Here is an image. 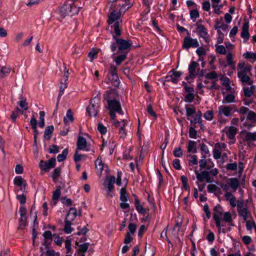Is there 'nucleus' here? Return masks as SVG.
Returning a JSON list of instances; mask_svg holds the SVG:
<instances>
[{
	"instance_id": "nucleus-17",
	"label": "nucleus",
	"mask_w": 256,
	"mask_h": 256,
	"mask_svg": "<svg viewBox=\"0 0 256 256\" xmlns=\"http://www.w3.org/2000/svg\"><path fill=\"white\" fill-rule=\"evenodd\" d=\"M14 183L15 185L20 188V190L24 192L27 186L26 180H24L21 176H17L14 180Z\"/></svg>"
},
{
	"instance_id": "nucleus-25",
	"label": "nucleus",
	"mask_w": 256,
	"mask_h": 256,
	"mask_svg": "<svg viewBox=\"0 0 256 256\" xmlns=\"http://www.w3.org/2000/svg\"><path fill=\"white\" fill-rule=\"evenodd\" d=\"M86 140L84 137L79 136L77 142V149L84 150L86 146Z\"/></svg>"
},
{
	"instance_id": "nucleus-5",
	"label": "nucleus",
	"mask_w": 256,
	"mask_h": 256,
	"mask_svg": "<svg viewBox=\"0 0 256 256\" xmlns=\"http://www.w3.org/2000/svg\"><path fill=\"white\" fill-rule=\"evenodd\" d=\"M113 38L116 40V44H112L110 46L113 52H116L118 49L119 50H128L132 46V42L130 40L116 38L115 36H113Z\"/></svg>"
},
{
	"instance_id": "nucleus-18",
	"label": "nucleus",
	"mask_w": 256,
	"mask_h": 256,
	"mask_svg": "<svg viewBox=\"0 0 256 256\" xmlns=\"http://www.w3.org/2000/svg\"><path fill=\"white\" fill-rule=\"evenodd\" d=\"M238 168V176L240 177L243 170L242 164V162H240L238 164V166L236 162L228 164L226 166V169L230 170H235Z\"/></svg>"
},
{
	"instance_id": "nucleus-38",
	"label": "nucleus",
	"mask_w": 256,
	"mask_h": 256,
	"mask_svg": "<svg viewBox=\"0 0 256 256\" xmlns=\"http://www.w3.org/2000/svg\"><path fill=\"white\" fill-rule=\"evenodd\" d=\"M218 77L217 74L214 71L208 72L205 75L206 80H210L211 81L216 80V82L217 80H216L218 78Z\"/></svg>"
},
{
	"instance_id": "nucleus-32",
	"label": "nucleus",
	"mask_w": 256,
	"mask_h": 256,
	"mask_svg": "<svg viewBox=\"0 0 256 256\" xmlns=\"http://www.w3.org/2000/svg\"><path fill=\"white\" fill-rule=\"evenodd\" d=\"M188 152L196 153L197 152L196 142L192 140H190L188 146Z\"/></svg>"
},
{
	"instance_id": "nucleus-29",
	"label": "nucleus",
	"mask_w": 256,
	"mask_h": 256,
	"mask_svg": "<svg viewBox=\"0 0 256 256\" xmlns=\"http://www.w3.org/2000/svg\"><path fill=\"white\" fill-rule=\"evenodd\" d=\"M60 72L64 73V81L66 82L68 78V72L70 70L69 65H60Z\"/></svg>"
},
{
	"instance_id": "nucleus-21",
	"label": "nucleus",
	"mask_w": 256,
	"mask_h": 256,
	"mask_svg": "<svg viewBox=\"0 0 256 256\" xmlns=\"http://www.w3.org/2000/svg\"><path fill=\"white\" fill-rule=\"evenodd\" d=\"M226 136L230 139L232 140L234 138L235 135L236 134L238 130L234 126L226 127L224 129Z\"/></svg>"
},
{
	"instance_id": "nucleus-60",
	"label": "nucleus",
	"mask_w": 256,
	"mask_h": 256,
	"mask_svg": "<svg viewBox=\"0 0 256 256\" xmlns=\"http://www.w3.org/2000/svg\"><path fill=\"white\" fill-rule=\"evenodd\" d=\"M202 158H203L201 159L199 161L200 167L202 169L206 168L207 164L206 160V156H204Z\"/></svg>"
},
{
	"instance_id": "nucleus-63",
	"label": "nucleus",
	"mask_w": 256,
	"mask_h": 256,
	"mask_svg": "<svg viewBox=\"0 0 256 256\" xmlns=\"http://www.w3.org/2000/svg\"><path fill=\"white\" fill-rule=\"evenodd\" d=\"M196 112V108H186V112L188 116H192Z\"/></svg>"
},
{
	"instance_id": "nucleus-33",
	"label": "nucleus",
	"mask_w": 256,
	"mask_h": 256,
	"mask_svg": "<svg viewBox=\"0 0 256 256\" xmlns=\"http://www.w3.org/2000/svg\"><path fill=\"white\" fill-rule=\"evenodd\" d=\"M248 75L249 74L238 75V78L240 79L242 82L246 83L250 85H252L253 83V81L250 80Z\"/></svg>"
},
{
	"instance_id": "nucleus-3",
	"label": "nucleus",
	"mask_w": 256,
	"mask_h": 256,
	"mask_svg": "<svg viewBox=\"0 0 256 256\" xmlns=\"http://www.w3.org/2000/svg\"><path fill=\"white\" fill-rule=\"evenodd\" d=\"M234 112H238L240 115H247L246 120L250 121V122L249 123L248 122H246L244 123V125L248 128L250 129L254 126V124L256 122V113L244 106H241L239 110L236 108Z\"/></svg>"
},
{
	"instance_id": "nucleus-46",
	"label": "nucleus",
	"mask_w": 256,
	"mask_h": 256,
	"mask_svg": "<svg viewBox=\"0 0 256 256\" xmlns=\"http://www.w3.org/2000/svg\"><path fill=\"white\" fill-rule=\"evenodd\" d=\"M120 200L122 202H126L128 201V196L125 188H123L120 190Z\"/></svg>"
},
{
	"instance_id": "nucleus-4",
	"label": "nucleus",
	"mask_w": 256,
	"mask_h": 256,
	"mask_svg": "<svg viewBox=\"0 0 256 256\" xmlns=\"http://www.w3.org/2000/svg\"><path fill=\"white\" fill-rule=\"evenodd\" d=\"M79 8L77 7L72 1L65 2L60 8V12L62 18L66 16H72L78 14Z\"/></svg>"
},
{
	"instance_id": "nucleus-35",
	"label": "nucleus",
	"mask_w": 256,
	"mask_h": 256,
	"mask_svg": "<svg viewBox=\"0 0 256 256\" xmlns=\"http://www.w3.org/2000/svg\"><path fill=\"white\" fill-rule=\"evenodd\" d=\"M99 52V50L95 48H92L88 54V58H90L91 62L93 60L96 58L98 56V54Z\"/></svg>"
},
{
	"instance_id": "nucleus-55",
	"label": "nucleus",
	"mask_w": 256,
	"mask_h": 256,
	"mask_svg": "<svg viewBox=\"0 0 256 256\" xmlns=\"http://www.w3.org/2000/svg\"><path fill=\"white\" fill-rule=\"evenodd\" d=\"M19 105L24 110H26L28 109V104L26 102V100L24 98H21L19 102Z\"/></svg>"
},
{
	"instance_id": "nucleus-42",
	"label": "nucleus",
	"mask_w": 256,
	"mask_h": 256,
	"mask_svg": "<svg viewBox=\"0 0 256 256\" xmlns=\"http://www.w3.org/2000/svg\"><path fill=\"white\" fill-rule=\"evenodd\" d=\"M18 114H23V111L20 110L18 108H16L15 110L12 112L10 115V118L12 120L15 122L17 118V116Z\"/></svg>"
},
{
	"instance_id": "nucleus-62",
	"label": "nucleus",
	"mask_w": 256,
	"mask_h": 256,
	"mask_svg": "<svg viewBox=\"0 0 256 256\" xmlns=\"http://www.w3.org/2000/svg\"><path fill=\"white\" fill-rule=\"evenodd\" d=\"M88 246L89 244L88 243L82 244L79 246V250L82 252H84L88 250Z\"/></svg>"
},
{
	"instance_id": "nucleus-9",
	"label": "nucleus",
	"mask_w": 256,
	"mask_h": 256,
	"mask_svg": "<svg viewBox=\"0 0 256 256\" xmlns=\"http://www.w3.org/2000/svg\"><path fill=\"white\" fill-rule=\"evenodd\" d=\"M234 106H224L222 105L218 107V117H222L224 116L226 117L232 116L233 114V108Z\"/></svg>"
},
{
	"instance_id": "nucleus-48",
	"label": "nucleus",
	"mask_w": 256,
	"mask_h": 256,
	"mask_svg": "<svg viewBox=\"0 0 256 256\" xmlns=\"http://www.w3.org/2000/svg\"><path fill=\"white\" fill-rule=\"evenodd\" d=\"M188 160L189 164L196 165L198 164V158L196 156L190 154Z\"/></svg>"
},
{
	"instance_id": "nucleus-54",
	"label": "nucleus",
	"mask_w": 256,
	"mask_h": 256,
	"mask_svg": "<svg viewBox=\"0 0 256 256\" xmlns=\"http://www.w3.org/2000/svg\"><path fill=\"white\" fill-rule=\"evenodd\" d=\"M204 116L206 120H211L213 118L214 112L212 110L206 111L204 114Z\"/></svg>"
},
{
	"instance_id": "nucleus-36",
	"label": "nucleus",
	"mask_w": 256,
	"mask_h": 256,
	"mask_svg": "<svg viewBox=\"0 0 256 256\" xmlns=\"http://www.w3.org/2000/svg\"><path fill=\"white\" fill-rule=\"evenodd\" d=\"M53 131L54 126H50L46 127L44 130V138L46 140L50 139Z\"/></svg>"
},
{
	"instance_id": "nucleus-53",
	"label": "nucleus",
	"mask_w": 256,
	"mask_h": 256,
	"mask_svg": "<svg viewBox=\"0 0 256 256\" xmlns=\"http://www.w3.org/2000/svg\"><path fill=\"white\" fill-rule=\"evenodd\" d=\"M44 115L45 113L44 111H40V112L39 126L42 128L44 126Z\"/></svg>"
},
{
	"instance_id": "nucleus-50",
	"label": "nucleus",
	"mask_w": 256,
	"mask_h": 256,
	"mask_svg": "<svg viewBox=\"0 0 256 256\" xmlns=\"http://www.w3.org/2000/svg\"><path fill=\"white\" fill-rule=\"evenodd\" d=\"M126 53L127 52L118 55L115 58L114 62L116 63V64H120L126 59Z\"/></svg>"
},
{
	"instance_id": "nucleus-13",
	"label": "nucleus",
	"mask_w": 256,
	"mask_h": 256,
	"mask_svg": "<svg viewBox=\"0 0 256 256\" xmlns=\"http://www.w3.org/2000/svg\"><path fill=\"white\" fill-rule=\"evenodd\" d=\"M197 65H190L188 68L189 70V78H194L197 75L203 76L205 71L204 70H200L199 68H197Z\"/></svg>"
},
{
	"instance_id": "nucleus-19",
	"label": "nucleus",
	"mask_w": 256,
	"mask_h": 256,
	"mask_svg": "<svg viewBox=\"0 0 256 256\" xmlns=\"http://www.w3.org/2000/svg\"><path fill=\"white\" fill-rule=\"evenodd\" d=\"M250 68L251 66L249 65H238V76L244 74L252 75Z\"/></svg>"
},
{
	"instance_id": "nucleus-56",
	"label": "nucleus",
	"mask_w": 256,
	"mask_h": 256,
	"mask_svg": "<svg viewBox=\"0 0 256 256\" xmlns=\"http://www.w3.org/2000/svg\"><path fill=\"white\" fill-rule=\"evenodd\" d=\"M71 246V240L67 238L65 241V247L66 250V254H69L72 251Z\"/></svg>"
},
{
	"instance_id": "nucleus-52",
	"label": "nucleus",
	"mask_w": 256,
	"mask_h": 256,
	"mask_svg": "<svg viewBox=\"0 0 256 256\" xmlns=\"http://www.w3.org/2000/svg\"><path fill=\"white\" fill-rule=\"evenodd\" d=\"M245 222H246V227L247 230H250L252 228H254L256 232V225L255 224L254 222L252 220H249L248 219Z\"/></svg>"
},
{
	"instance_id": "nucleus-43",
	"label": "nucleus",
	"mask_w": 256,
	"mask_h": 256,
	"mask_svg": "<svg viewBox=\"0 0 256 256\" xmlns=\"http://www.w3.org/2000/svg\"><path fill=\"white\" fill-rule=\"evenodd\" d=\"M95 165L96 168L102 172L104 169V164L102 163L101 158L98 157L95 161Z\"/></svg>"
},
{
	"instance_id": "nucleus-8",
	"label": "nucleus",
	"mask_w": 256,
	"mask_h": 256,
	"mask_svg": "<svg viewBox=\"0 0 256 256\" xmlns=\"http://www.w3.org/2000/svg\"><path fill=\"white\" fill-rule=\"evenodd\" d=\"M99 102L100 100L97 98H94L91 100L90 103L86 109L90 116L95 117L97 116L100 107Z\"/></svg>"
},
{
	"instance_id": "nucleus-11",
	"label": "nucleus",
	"mask_w": 256,
	"mask_h": 256,
	"mask_svg": "<svg viewBox=\"0 0 256 256\" xmlns=\"http://www.w3.org/2000/svg\"><path fill=\"white\" fill-rule=\"evenodd\" d=\"M194 172L196 175V178L198 182H202L204 180H205L208 183L212 182V180L210 179L209 172L203 170L200 173L197 170V168H195Z\"/></svg>"
},
{
	"instance_id": "nucleus-20",
	"label": "nucleus",
	"mask_w": 256,
	"mask_h": 256,
	"mask_svg": "<svg viewBox=\"0 0 256 256\" xmlns=\"http://www.w3.org/2000/svg\"><path fill=\"white\" fill-rule=\"evenodd\" d=\"M60 189L61 187L60 186H58L56 190L53 192L52 196V201L50 203L51 205L54 206L56 204L57 201L59 199L61 194Z\"/></svg>"
},
{
	"instance_id": "nucleus-12",
	"label": "nucleus",
	"mask_w": 256,
	"mask_h": 256,
	"mask_svg": "<svg viewBox=\"0 0 256 256\" xmlns=\"http://www.w3.org/2000/svg\"><path fill=\"white\" fill-rule=\"evenodd\" d=\"M199 46L198 41L196 39H194L190 36L186 37L184 40L182 48L188 50L190 47L197 48Z\"/></svg>"
},
{
	"instance_id": "nucleus-30",
	"label": "nucleus",
	"mask_w": 256,
	"mask_h": 256,
	"mask_svg": "<svg viewBox=\"0 0 256 256\" xmlns=\"http://www.w3.org/2000/svg\"><path fill=\"white\" fill-rule=\"evenodd\" d=\"M12 70L9 65H4L0 68V77L3 78L6 74H9Z\"/></svg>"
},
{
	"instance_id": "nucleus-58",
	"label": "nucleus",
	"mask_w": 256,
	"mask_h": 256,
	"mask_svg": "<svg viewBox=\"0 0 256 256\" xmlns=\"http://www.w3.org/2000/svg\"><path fill=\"white\" fill-rule=\"evenodd\" d=\"M208 192H214L216 190H218V186L214 184H210L207 186Z\"/></svg>"
},
{
	"instance_id": "nucleus-34",
	"label": "nucleus",
	"mask_w": 256,
	"mask_h": 256,
	"mask_svg": "<svg viewBox=\"0 0 256 256\" xmlns=\"http://www.w3.org/2000/svg\"><path fill=\"white\" fill-rule=\"evenodd\" d=\"M244 140L246 141H255L256 140V132H246Z\"/></svg>"
},
{
	"instance_id": "nucleus-2",
	"label": "nucleus",
	"mask_w": 256,
	"mask_h": 256,
	"mask_svg": "<svg viewBox=\"0 0 256 256\" xmlns=\"http://www.w3.org/2000/svg\"><path fill=\"white\" fill-rule=\"evenodd\" d=\"M114 94L112 92H106L104 95V98L107 100L108 108L110 110V116L113 120V124L116 126H118L117 124H120V122L115 118V112H117L120 114H122L123 112L120 102L112 99Z\"/></svg>"
},
{
	"instance_id": "nucleus-44",
	"label": "nucleus",
	"mask_w": 256,
	"mask_h": 256,
	"mask_svg": "<svg viewBox=\"0 0 256 256\" xmlns=\"http://www.w3.org/2000/svg\"><path fill=\"white\" fill-rule=\"evenodd\" d=\"M61 173V168H57L54 170L52 178L53 181L54 182H56L58 179V178L60 176Z\"/></svg>"
},
{
	"instance_id": "nucleus-41",
	"label": "nucleus",
	"mask_w": 256,
	"mask_h": 256,
	"mask_svg": "<svg viewBox=\"0 0 256 256\" xmlns=\"http://www.w3.org/2000/svg\"><path fill=\"white\" fill-rule=\"evenodd\" d=\"M222 220L226 222L230 223V226H234V224L232 223V214L230 212H226L223 214V219Z\"/></svg>"
},
{
	"instance_id": "nucleus-26",
	"label": "nucleus",
	"mask_w": 256,
	"mask_h": 256,
	"mask_svg": "<svg viewBox=\"0 0 256 256\" xmlns=\"http://www.w3.org/2000/svg\"><path fill=\"white\" fill-rule=\"evenodd\" d=\"M76 210L74 208H71L70 209L65 220H70V222H72L76 218Z\"/></svg>"
},
{
	"instance_id": "nucleus-23",
	"label": "nucleus",
	"mask_w": 256,
	"mask_h": 256,
	"mask_svg": "<svg viewBox=\"0 0 256 256\" xmlns=\"http://www.w3.org/2000/svg\"><path fill=\"white\" fill-rule=\"evenodd\" d=\"M248 28V22H244L242 26V31L240 35L242 38H245L246 40H248L250 37Z\"/></svg>"
},
{
	"instance_id": "nucleus-45",
	"label": "nucleus",
	"mask_w": 256,
	"mask_h": 256,
	"mask_svg": "<svg viewBox=\"0 0 256 256\" xmlns=\"http://www.w3.org/2000/svg\"><path fill=\"white\" fill-rule=\"evenodd\" d=\"M244 56L246 58L252 60L250 61V62L252 63L256 60V54L255 53L246 52V53L244 54Z\"/></svg>"
},
{
	"instance_id": "nucleus-16",
	"label": "nucleus",
	"mask_w": 256,
	"mask_h": 256,
	"mask_svg": "<svg viewBox=\"0 0 256 256\" xmlns=\"http://www.w3.org/2000/svg\"><path fill=\"white\" fill-rule=\"evenodd\" d=\"M197 32L200 37L203 38L206 43L209 42V35L207 32V30L202 24H197Z\"/></svg>"
},
{
	"instance_id": "nucleus-28",
	"label": "nucleus",
	"mask_w": 256,
	"mask_h": 256,
	"mask_svg": "<svg viewBox=\"0 0 256 256\" xmlns=\"http://www.w3.org/2000/svg\"><path fill=\"white\" fill-rule=\"evenodd\" d=\"M222 151L223 150L220 148L218 145L215 144L212 151L214 158L216 160L220 158L221 157L222 152Z\"/></svg>"
},
{
	"instance_id": "nucleus-10",
	"label": "nucleus",
	"mask_w": 256,
	"mask_h": 256,
	"mask_svg": "<svg viewBox=\"0 0 256 256\" xmlns=\"http://www.w3.org/2000/svg\"><path fill=\"white\" fill-rule=\"evenodd\" d=\"M108 80L115 86H118L120 80L116 73V67L114 65H112L110 70V73L108 76Z\"/></svg>"
},
{
	"instance_id": "nucleus-49",
	"label": "nucleus",
	"mask_w": 256,
	"mask_h": 256,
	"mask_svg": "<svg viewBox=\"0 0 256 256\" xmlns=\"http://www.w3.org/2000/svg\"><path fill=\"white\" fill-rule=\"evenodd\" d=\"M19 229H24L26 225V216L20 217L19 220Z\"/></svg>"
},
{
	"instance_id": "nucleus-59",
	"label": "nucleus",
	"mask_w": 256,
	"mask_h": 256,
	"mask_svg": "<svg viewBox=\"0 0 256 256\" xmlns=\"http://www.w3.org/2000/svg\"><path fill=\"white\" fill-rule=\"evenodd\" d=\"M189 136L191 138H196V131L195 130L194 128H190L189 129Z\"/></svg>"
},
{
	"instance_id": "nucleus-15",
	"label": "nucleus",
	"mask_w": 256,
	"mask_h": 256,
	"mask_svg": "<svg viewBox=\"0 0 256 256\" xmlns=\"http://www.w3.org/2000/svg\"><path fill=\"white\" fill-rule=\"evenodd\" d=\"M223 216V210L222 206L218 204L214 208L213 218L215 221L216 224H219V220L222 219Z\"/></svg>"
},
{
	"instance_id": "nucleus-14",
	"label": "nucleus",
	"mask_w": 256,
	"mask_h": 256,
	"mask_svg": "<svg viewBox=\"0 0 256 256\" xmlns=\"http://www.w3.org/2000/svg\"><path fill=\"white\" fill-rule=\"evenodd\" d=\"M56 161L55 158H51L46 162L41 160L39 166L41 169L46 171L48 170L49 169L55 166Z\"/></svg>"
},
{
	"instance_id": "nucleus-22",
	"label": "nucleus",
	"mask_w": 256,
	"mask_h": 256,
	"mask_svg": "<svg viewBox=\"0 0 256 256\" xmlns=\"http://www.w3.org/2000/svg\"><path fill=\"white\" fill-rule=\"evenodd\" d=\"M243 90L244 96L247 98H250L255 92L256 87L255 86L251 85L250 87H244Z\"/></svg>"
},
{
	"instance_id": "nucleus-24",
	"label": "nucleus",
	"mask_w": 256,
	"mask_h": 256,
	"mask_svg": "<svg viewBox=\"0 0 256 256\" xmlns=\"http://www.w3.org/2000/svg\"><path fill=\"white\" fill-rule=\"evenodd\" d=\"M116 182V178L114 176H110L107 178L106 181L103 184L104 186H106V182H107V188L108 191L110 192L114 188V184Z\"/></svg>"
},
{
	"instance_id": "nucleus-39",
	"label": "nucleus",
	"mask_w": 256,
	"mask_h": 256,
	"mask_svg": "<svg viewBox=\"0 0 256 256\" xmlns=\"http://www.w3.org/2000/svg\"><path fill=\"white\" fill-rule=\"evenodd\" d=\"M68 120L70 122H72L74 120L72 112L70 109H68L67 110L66 116L64 118V124H67L68 123Z\"/></svg>"
},
{
	"instance_id": "nucleus-27",
	"label": "nucleus",
	"mask_w": 256,
	"mask_h": 256,
	"mask_svg": "<svg viewBox=\"0 0 256 256\" xmlns=\"http://www.w3.org/2000/svg\"><path fill=\"white\" fill-rule=\"evenodd\" d=\"M120 124H117L118 126H116V127L120 126V128L119 130V134L120 138H124L126 136V132L125 130L124 129V127L126 124L127 122L126 120H123L121 122H119Z\"/></svg>"
},
{
	"instance_id": "nucleus-57",
	"label": "nucleus",
	"mask_w": 256,
	"mask_h": 256,
	"mask_svg": "<svg viewBox=\"0 0 256 256\" xmlns=\"http://www.w3.org/2000/svg\"><path fill=\"white\" fill-rule=\"evenodd\" d=\"M173 154L174 156L180 158L182 155V150L180 148H176L173 151Z\"/></svg>"
},
{
	"instance_id": "nucleus-31",
	"label": "nucleus",
	"mask_w": 256,
	"mask_h": 256,
	"mask_svg": "<svg viewBox=\"0 0 256 256\" xmlns=\"http://www.w3.org/2000/svg\"><path fill=\"white\" fill-rule=\"evenodd\" d=\"M228 184L230 188L236 191L239 186V182L236 178H231L228 180Z\"/></svg>"
},
{
	"instance_id": "nucleus-40",
	"label": "nucleus",
	"mask_w": 256,
	"mask_h": 256,
	"mask_svg": "<svg viewBox=\"0 0 256 256\" xmlns=\"http://www.w3.org/2000/svg\"><path fill=\"white\" fill-rule=\"evenodd\" d=\"M235 96L232 94H228L226 95L222 100V103L224 104L226 103H231L234 101Z\"/></svg>"
},
{
	"instance_id": "nucleus-64",
	"label": "nucleus",
	"mask_w": 256,
	"mask_h": 256,
	"mask_svg": "<svg viewBox=\"0 0 256 256\" xmlns=\"http://www.w3.org/2000/svg\"><path fill=\"white\" fill-rule=\"evenodd\" d=\"M190 16L192 19L198 18L200 16L199 12L196 10H192L190 12Z\"/></svg>"
},
{
	"instance_id": "nucleus-51",
	"label": "nucleus",
	"mask_w": 256,
	"mask_h": 256,
	"mask_svg": "<svg viewBox=\"0 0 256 256\" xmlns=\"http://www.w3.org/2000/svg\"><path fill=\"white\" fill-rule=\"evenodd\" d=\"M222 221L223 220H222V219L220 220H219V224L218 225L216 224V226L218 228V230L219 232H222L223 233H225L226 232V230L225 228H223V227L226 226V224L224 222H223Z\"/></svg>"
},
{
	"instance_id": "nucleus-37",
	"label": "nucleus",
	"mask_w": 256,
	"mask_h": 256,
	"mask_svg": "<svg viewBox=\"0 0 256 256\" xmlns=\"http://www.w3.org/2000/svg\"><path fill=\"white\" fill-rule=\"evenodd\" d=\"M65 225L64 230L66 234H70L73 231V228L71 227L72 222L68 220H65Z\"/></svg>"
},
{
	"instance_id": "nucleus-47",
	"label": "nucleus",
	"mask_w": 256,
	"mask_h": 256,
	"mask_svg": "<svg viewBox=\"0 0 256 256\" xmlns=\"http://www.w3.org/2000/svg\"><path fill=\"white\" fill-rule=\"evenodd\" d=\"M68 154V150L67 148H66L63 150L62 154L58 155L57 157L58 160L60 162L64 160L66 158Z\"/></svg>"
},
{
	"instance_id": "nucleus-6",
	"label": "nucleus",
	"mask_w": 256,
	"mask_h": 256,
	"mask_svg": "<svg viewBox=\"0 0 256 256\" xmlns=\"http://www.w3.org/2000/svg\"><path fill=\"white\" fill-rule=\"evenodd\" d=\"M237 210L238 216L242 218L244 221L250 218L251 214L248 210L247 204L244 200L238 202L237 204Z\"/></svg>"
},
{
	"instance_id": "nucleus-61",
	"label": "nucleus",
	"mask_w": 256,
	"mask_h": 256,
	"mask_svg": "<svg viewBox=\"0 0 256 256\" xmlns=\"http://www.w3.org/2000/svg\"><path fill=\"white\" fill-rule=\"evenodd\" d=\"M98 130L102 134H105L107 131L106 127H105L102 124H98Z\"/></svg>"
},
{
	"instance_id": "nucleus-1",
	"label": "nucleus",
	"mask_w": 256,
	"mask_h": 256,
	"mask_svg": "<svg viewBox=\"0 0 256 256\" xmlns=\"http://www.w3.org/2000/svg\"><path fill=\"white\" fill-rule=\"evenodd\" d=\"M110 5V11L108 13V23L112 25V28H114L115 34L119 36L121 34L120 26L122 23L121 16L130 7L131 4L129 0H118L116 2H108Z\"/></svg>"
},
{
	"instance_id": "nucleus-7",
	"label": "nucleus",
	"mask_w": 256,
	"mask_h": 256,
	"mask_svg": "<svg viewBox=\"0 0 256 256\" xmlns=\"http://www.w3.org/2000/svg\"><path fill=\"white\" fill-rule=\"evenodd\" d=\"M204 84L202 82L198 83V89L200 93H203L204 91L202 90L203 88H206L207 89L211 90H218L220 86L216 82V80L210 81L208 80H204Z\"/></svg>"
}]
</instances>
